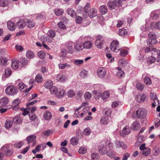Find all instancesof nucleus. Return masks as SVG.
<instances>
[{
    "mask_svg": "<svg viewBox=\"0 0 160 160\" xmlns=\"http://www.w3.org/2000/svg\"><path fill=\"white\" fill-rule=\"evenodd\" d=\"M5 92L7 95L14 96L17 93L18 91L15 86L10 85L7 87L5 89Z\"/></svg>",
    "mask_w": 160,
    "mask_h": 160,
    "instance_id": "f257e3e1",
    "label": "nucleus"
},
{
    "mask_svg": "<svg viewBox=\"0 0 160 160\" xmlns=\"http://www.w3.org/2000/svg\"><path fill=\"white\" fill-rule=\"evenodd\" d=\"M148 37L150 38L147 42L148 45H153L158 42V41L156 39V35L155 33L150 32L148 34Z\"/></svg>",
    "mask_w": 160,
    "mask_h": 160,
    "instance_id": "f03ea898",
    "label": "nucleus"
},
{
    "mask_svg": "<svg viewBox=\"0 0 160 160\" xmlns=\"http://www.w3.org/2000/svg\"><path fill=\"white\" fill-rule=\"evenodd\" d=\"M122 4V2L120 0H114L113 1H109L108 3V6L111 10L115 8L117 6H120Z\"/></svg>",
    "mask_w": 160,
    "mask_h": 160,
    "instance_id": "7ed1b4c3",
    "label": "nucleus"
},
{
    "mask_svg": "<svg viewBox=\"0 0 160 160\" xmlns=\"http://www.w3.org/2000/svg\"><path fill=\"white\" fill-rule=\"evenodd\" d=\"M136 116L138 118L143 119L146 116L147 111L144 108H139L136 111Z\"/></svg>",
    "mask_w": 160,
    "mask_h": 160,
    "instance_id": "20e7f679",
    "label": "nucleus"
},
{
    "mask_svg": "<svg viewBox=\"0 0 160 160\" xmlns=\"http://www.w3.org/2000/svg\"><path fill=\"white\" fill-rule=\"evenodd\" d=\"M104 42V40L102 36L99 35L97 37L95 43L98 48L99 49L102 48Z\"/></svg>",
    "mask_w": 160,
    "mask_h": 160,
    "instance_id": "39448f33",
    "label": "nucleus"
},
{
    "mask_svg": "<svg viewBox=\"0 0 160 160\" xmlns=\"http://www.w3.org/2000/svg\"><path fill=\"white\" fill-rule=\"evenodd\" d=\"M119 42L117 40H114L111 43L110 49L111 50L115 52H118L120 50L118 47Z\"/></svg>",
    "mask_w": 160,
    "mask_h": 160,
    "instance_id": "423d86ee",
    "label": "nucleus"
},
{
    "mask_svg": "<svg viewBox=\"0 0 160 160\" xmlns=\"http://www.w3.org/2000/svg\"><path fill=\"white\" fill-rule=\"evenodd\" d=\"M97 75L99 78H102L106 76L107 71L103 68H99L97 70Z\"/></svg>",
    "mask_w": 160,
    "mask_h": 160,
    "instance_id": "0eeeda50",
    "label": "nucleus"
},
{
    "mask_svg": "<svg viewBox=\"0 0 160 160\" xmlns=\"http://www.w3.org/2000/svg\"><path fill=\"white\" fill-rule=\"evenodd\" d=\"M1 150L7 156H10L13 153V152L9 149V147L8 145L3 146L1 148Z\"/></svg>",
    "mask_w": 160,
    "mask_h": 160,
    "instance_id": "6e6552de",
    "label": "nucleus"
},
{
    "mask_svg": "<svg viewBox=\"0 0 160 160\" xmlns=\"http://www.w3.org/2000/svg\"><path fill=\"white\" fill-rule=\"evenodd\" d=\"M141 127V125L139 121L138 120H135L132 124L131 128L133 130L137 131L140 129Z\"/></svg>",
    "mask_w": 160,
    "mask_h": 160,
    "instance_id": "1a4fd4ad",
    "label": "nucleus"
},
{
    "mask_svg": "<svg viewBox=\"0 0 160 160\" xmlns=\"http://www.w3.org/2000/svg\"><path fill=\"white\" fill-rule=\"evenodd\" d=\"M36 137L35 135H31L28 137L26 139L28 143H32L33 146L35 145L36 143Z\"/></svg>",
    "mask_w": 160,
    "mask_h": 160,
    "instance_id": "9d476101",
    "label": "nucleus"
},
{
    "mask_svg": "<svg viewBox=\"0 0 160 160\" xmlns=\"http://www.w3.org/2000/svg\"><path fill=\"white\" fill-rule=\"evenodd\" d=\"M92 46L93 43L92 41H85L82 44L83 48L87 49H91L92 47Z\"/></svg>",
    "mask_w": 160,
    "mask_h": 160,
    "instance_id": "9b49d317",
    "label": "nucleus"
},
{
    "mask_svg": "<svg viewBox=\"0 0 160 160\" xmlns=\"http://www.w3.org/2000/svg\"><path fill=\"white\" fill-rule=\"evenodd\" d=\"M109 121L108 117L107 116H102L100 120V123L101 125L107 124Z\"/></svg>",
    "mask_w": 160,
    "mask_h": 160,
    "instance_id": "f8f14e48",
    "label": "nucleus"
},
{
    "mask_svg": "<svg viewBox=\"0 0 160 160\" xmlns=\"http://www.w3.org/2000/svg\"><path fill=\"white\" fill-rule=\"evenodd\" d=\"M136 99L138 102H143L145 100V96L143 93L138 94Z\"/></svg>",
    "mask_w": 160,
    "mask_h": 160,
    "instance_id": "ddd939ff",
    "label": "nucleus"
},
{
    "mask_svg": "<svg viewBox=\"0 0 160 160\" xmlns=\"http://www.w3.org/2000/svg\"><path fill=\"white\" fill-rule=\"evenodd\" d=\"M43 117L45 120L49 121L52 117L51 113L48 111H45L43 113Z\"/></svg>",
    "mask_w": 160,
    "mask_h": 160,
    "instance_id": "4468645a",
    "label": "nucleus"
},
{
    "mask_svg": "<svg viewBox=\"0 0 160 160\" xmlns=\"http://www.w3.org/2000/svg\"><path fill=\"white\" fill-rule=\"evenodd\" d=\"M67 79V76L63 74H58L57 75V79L61 82H64L66 81Z\"/></svg>",
    "mask_w": 160,
    "mask_h": 160,
    "instance_id": "2eb2a0df",
    "label": "nucleus"
},
{
    "mask_svg": "<svg viewBox=\"0 0 160 160\" xmlns=\"http://www.w3.org/2000/svg\"><path fill=\"white\" fill-rule=\"evenodd\" d=\"M116 145L117 148H121L122 149H125L128 147L127 145L122 142L117 141L116 142Z\"/></svg>",
    "mask_w": 160,
    "mask_h": 160,
    "instance_id": "dca6fc26",
    "label": "nucleus"
},
{
    "mask_svg": "<svg viewBox=\"0 0 160 160\" xmlns=\"http://www.w3.org/2000/svg\"><path fill=\"white\" fill-rule=\"evenodd\" d=\"M29 117L30 120L32 121H35L36 125H38L40 122L39 119L35 114H30L29 115Z\"/></svg>",
    "mask_w": 160,
    "mask_h": 160,
    "instance_id": "f3484780",
    "label": "nucleus"
},
{
    "mask_svg": "<svg viewBox=\"0 0 160 160\" xmlns=\"http://www.w3.org/2000/svg\"><path fill=\"white\" fill-rule=\"evenodd\" d=\"M7 27L9 30L12 31H14L16 28L14 23L11 21H9L8 22Z\"/></svg>",
    "mask_w": 160,
    "mask_h": 160,
    "instance_id": "a211bd4d",
    "label": "nucleus"
},
{
    "mask_svg": "<svg viewBox=\"0 0 160 160\" xmlns=\"http://www.w3.org/2000/svg\"><path fill=\"white\" fill-rule=\"evenodd\" d=\"M16 25L18 28L22 29L25 27L26 24L24 20L21 19H19L17 22Z\"/></svg>",
    "mask_w": 160,
    "mask_h": 160,
    "instance_id": "6ab92c4d",
    "label": "nucleus"
},
{
    "mask_svg": "<svg viewBox=\"0 0 160 160\" xmlns=\"http://www.w3.org/2000/svg\"><path fill=\"white\" fill-rule=\"evenodd\" d=\"M12 69L16 70L18 67V61L17 59H13L12 61Z\"/></svg>",
    "mask_w": 160,
    "mask_h": 160,
    "instance_id": "aec40b11",
    "label": "nucleus"
},
{
    "mask_svg": "<svg viewBox=\"0 0 160 160\" xmlns=\"http://www.w3.org/2000/svg\"><path fill=\"white\" fill-rule=\"evenodd\" d=\"M53 84V83L52 80H47L44 83V85L45 87L47 89H50L51 88Z\"/></svg>",
    "mask_w": 160,
    "mask_h": 160,
    "instance_id": "412c9836",
    "label": "nucleus"
},
{
    "mask_svg": "<svg viewBox=\"0 0 160 160\" xmlns=\"http://www.w3.org/2000/svg\"><path fill=\"white\" fill-rule=\"evenodd\" d=\"M9 99L8 98L6 97L2 98L0 100V103L2 106H6L8 103Z\"/></svg>",
    "mask_w": 160,
    "mask_h": 160,
    "instance_id": "4be33fe9",
    "label": "nucleus"
},
{
    "mask_svg": "<svg viewBox=\"0 0 160 160\" xmlns=\"http://www.w3.org/2000/svg\"><path fill=\"white\" fill-rule=\"evenodd\" d=\"M110 96L109 92L108 91H105L101 94V97L102 99L103 100H106L108 99Z\"/></svg>",
    "mask_w": 160,
    "mask_h": 160,
    "instance_id": "5701e85b",
    "label": "nucleus"
},
{
    "mask_svg": "<svg viewBox=\"0 0 160 160\" xmlns=\"http://www.w3.org/2000/svg\"><path fill=\"white\" fill-rule=\"evenodd\" d=\"M89 16L91 18H92L97 15V10L95 8L91 9L88 13Z\"/></svg>",
    "mask_w": 160,
    "mask_h": 160,
    "instance_id": "b1692460",
    "label": "nucleus"
},
{
    "mask_svg": "<svg viewBox=\"0 0 160 160\" xmlns=\"http://www.w3.org/2000/svg\"><path fill=\"white\" fill-rule=\"evenodd\" d=\"M99 10L102 14L104 15L107 13L108 8L106 6L102 5L99 7Z\"/></svg>",
    "mask_w": 160,
    "mask_h": 160,
    "instance_id": "393cba45",
    "label": "nucleus"
},
{
    "mask_svg": "<svg viewBox=\"0 0 160 160\" xmlns=\"http://www.w3.org/2000/svg\"><path fill=\"white\" fill-rule=\"evenodd\" d=\"M43 80V79L42 75L40 74H38L35 77V82L38 83H40L42 82Z\"/></svg>",
    "mask_w": 160,
    "mask_h": 160,
    "instance_id": "a878e982",
    "label": "nucleus"
},
{
    "mask_svg": "<svg viewBox=\"0 0 160 160\" xmlns=\"http://www.w3.org/2000/svg\"><path fill=\"white\" fill-rule=\"evenodd\" d=\"M70 67L71 65L67 63L65 64L60 63L58 64V67L60 69H67L70 68Z\"/></svg>",
    "mask_w": 160,
    "mask_h": 160,
    "instance_id": "bb28decb",
    "label": "nucleus"
},
{
    "mask_svg": "<svg viewBox=\"0 0 160 160\" xmlns=\"http://www.w3.org/2000/svg\"><path fill=\"white\" fill-rule=\"evenodd\" d=\"M131 131L130 129L128 128V126H125L122 130V135H121L122 136H123L124 135H123L124 134L125 135H128L129 134Z\"/></svg>",
    "mask_w": 160,
    "mask_h": 160,
    "instance_id": "cd10ccee",
    "label": "nucleus"
},
{
    "mask_svg": "<svg viewBox=\"0 0 160 160\" xmlns=\"http://www.w3.org/2000/svg\"><path fill=\"white\" fill-rule=\"evenodd\" d=\"M67 12L68 14L72 17H74L76 15V12L72 8H68L67 10Z\"/></svg>",
    "mask_w": 160,
    "mask_h": 160,
    "instance_id": "c85d7f7f",
    "label": "nucleus"
},
{
    "mask_svg": "<svg viewBox=\"0 0 160 160\" xmlns=\"http://www.w3.org/2000/svg\"><path fill=\"white\" fill-rule=\"evenodd\" d=\"M18 88L21 91H24L26 90V85L23 82H20L18 85Z\"/></svg>",
    "mask_w": 160,
    "mask_h": 160,
    "instance_id": "c756f323",
    "label": "nucleus"
},
{
    "mask_svg": "<svg viewBox=\"0 0 160 160\" xmlns=\"http://www.w3.org/2000/svg\"><path fill=\"white\" fill-rule=\"evenodd\" d=\"M26 55L27 57L29 59H32L34 57V54L33 52L31 50L27 51Z\"/></svg>",
    "mask_w": 160,
    "mask_h": 160,
    "instance_id": "7c9ffc66",
    "label": "nucleus"
},
{
    "mask_svg": "<svg viewBox=\"0 0 160 160\" xmlns=\"http://www.w3.org/2000/svg\"><path fill=\"white\" fill-rule=\"evenodd\" d=\"M66 94L68 98H72L74 96L75 92L73 90L70 89L67 92Z\"/></svg>",
    "mask_w": 160,
    "mask_h": 160,
    "instance_id": "2f4dec72",
    "label": "nucleus"
},
{
    "mask_svg": "<svg viewBox=\"0 0 160 160\" xmlns=\"http://www.w3.org/2000/svg\"><path fill=\"white\" fill-rule=\"evenodd\" d=\"M99 153L101 155H104L106 153V147L103 146L100 148L98 150Z\"/></svg>",
    "mask_w": 160,
    "mask_h": 160,
    "instance_id": "473e14b6",
    "label": "nucleus"
},
{
    "mask_svg": "<svg viewBox=\"0 0 160 160\" xmlns=\"http://www.w3.org/2000/svg\"><path fill=\"white\" fill-rule=\"evenodd\" d=\"M73 45V42H68L67 44L66 47L69 50V52L70 53H72Z\"/></svg>",
    "mask_w": 160,
    "mask_h": 160,
    "instance_id": "72a5a7b5",
    "label": "nucleus"
},
{
    "mask_svg": "<svg viewBox=\"0 0 160 160\" xmlns=\"http://www.w3.org/2000/svg\"><path fill=\"white\" fill-rule=\"evenodd\" d=\"M26 25L28 28H32L35 26V24L33 21L28 20L26 22Z\"/></svg>",
    "mask_w": 160,
    "mask_h": 160,
    "instance_id": "f704fd0d",
    "label": "nucleus"
},
{
    "mask_svg": "<svg viewBox=\"0 0 160 160\" xmlns=\"http://www.w3.org/2000/svg\"><path fill=\"white\" fill-rule=\"evenodd\" d=\"M117 69L118 70V72L116 74L117 76L118 77H122L123 76L125 73L124 71L121 70V68L119 67H118L117 68Z\"/></svg>",
    "mask_w": 160,
    "mask_h": 160,
    "instance_id": "c9c22d12",
    "label": "nucleus"
},
{
    "mask_svg": "<svg viewBox=\"0 0 160 160\" xmlns=\"http://www.w3.org/2000/svg\"><path fill=\"white\" fill-rule=\"evenodd\" d=\"M9 1L8 0H0V6L2 7H6L8 6Z\"/></svg>",
    "mask_w": 160,
    "mask_h": 160,
    "instance_id": "e433bc0d",
    "label": "nucleus"
},
{
    "mask_svg": "<svg viewBox=\"0 0 160 160\" xmlns=\"http://www.w3.org/2000/svg\"><path fill=\"white\" fill-rule=\"evenodd\" d=\"M65 92V90L64 89H61L60 90L56 96L59 98H62L63 97Z\"/></svg>",
    "mask_w": 160,
    "mask_h": 160,
    "instance_id": "4c0bfd02",
    "label": "nucleus"
},
{
    "mask_svg": "<svg viewBox=\"0 0 160 160\" xmlns=\"http://www.w3.org/2000/svg\"><path fill=\"white\" fill-rule=\"evenodd\" d=\"M107 155L110 158H113L115 156L114 152L112 151L111 149L106 152Z\"/></svg>",
    "mask_w": 160,
    "mask_h": 160,
    "instance_id": "58836bf2",
    "label": "nucleus"
},
{
    "mask_svg": "<svg viewBox=\"0 0 160 160\" xmlns=\"http://www.w3.org/2000/svg\"><path fill=\"white\" fill-rule=\"evenodd\" d=\"M78 142V139L76 137H73L70 140L71 143L73 145H77Z\"/></svg>",
    "mask_w": 160,
    "mask_h": 160,
    "instance_id": "ea45409f",
    "label": "nucleus"
},
{
    "mask_svg": "<svg viewBox=\"0 0 160 160\" xmlns=\"http://www.w3.org/2000/svg\"><path fill=\"white\" fill-rule=\"evenodd\" d=\"M63 10L61 9L56 8L54 10V12L57 16H61L63 14Z\"/></svg>",
    "mask_w": 160,
    "mask_h": 160,
    "instance_id": "a19ab883",
    "label": "nucleus"
},
{
    "mask_svg": "<svg viewBox=\"0 0 160 160\" xmlns=\"http://www.w3.org/2000/svg\"><path fill=\"white\" fill-rule=\"evenodd\" d=\"M91 93L89 92H86L84 95V97L85 100H89L92 97Z\"/></svg>",
    "mask_w": 160,
    "mask_h": 160,
    "instance_id": "79ce46f5",
    "label": "nucleus"
},
{
    "mask_svg": "<svg viewBox=\"0 0 160 160\" xmlns=\"http://www.w3.org/2000/svg\"><path fill=\"white\" fill-rule=\"evenodd\" d=\"M91 159L92 160H98L99 158V155L96 153H92L91 155Z\"/></svg>",
    "mask_w": 160,
    "mask_h": 160,
    "instance_id": "37998d69",
    "label": "nucleus"
},
{
    "mask_svg": "<svg viewBox=\"0 0 160 160\" xmlns=\"http://www.w3.org/2000/svg\"><path fill=\"white\" fill-rule=\"evenodd\" d=\"M12 122L10 120H6L5 123V127L7 129L10 128L12 125Z\"/></svg>",
    "mask_w": 160,
    "mask_h": 160,
    "instance_id": "c03bdc74",
    "label": "nucleus"
},
{
    "mask_svg": "<svg viewBox=\"0 0 160 160\" xmlns=\"http://www.w3.org/2000/svg\"><path fill=\"white\" fill-rule=\"evenodd\" d=\"M127 33V30L125 29H119L118 31L119 35L122 37L124 36Z\"/></svg>",
    "mask_w": 160,
    "mask_h": 160,
    "instance_id": "a18cd8bd",
    "label": "nucleus"
},
{
    "mask_svg": "<svg viewBox=\"0 0 160 160\" xmlns=\"http://www.w3.org/2000/svg\"><path fill=\"white\" fill-rule=\"evenodd\" d=\"M13 122L16 124H18L21 123L22 120L21 117L18 116L14 117L13 119Z\"/></svg>",
    "mask_w": 160,
    "mask_h": 160,
    "instance_id": "49530a36",
    "label": "nucleus"
},
{
    "mask_svg": "<svg viewBox=\"0 0 160 160\" xmlns=\"http://www.w3.org/2000/svg\"><path fill=\"white\" fill-rule=\"evenodd\" d=\"M144 86L143 84L138 82L136 84V87L139 90L142 91L144 88Z\"/></svg>",
    "mask_w": 160,
    "mask_h": 160,
    "instance_id": "de8ad7c7",
    "label": "nucleus"
},
{
    "mask_svg": "<svg viewBox=\"0 0 160 160\" xmlns=\"http://www.w3.org/2000/svg\"><path fill=\"white\" fill-rule=\"evenodd\" d=\"M152 152L154 156H158L160 152L159 148L157 146H156L153 150Z\"/></svg>",
    "mask_w": 160,
    "mask_h": 160,
    "instance_id": "09e8293b",
    "label": "nucleus"
},
{
    "mask_svg": "<svg viewBox=\"0 0 160 160\" xmlns=\"http://www.w3.org/2000/svg\"><path fill=\"white\" fill-rule=\"evenodd\" d=\"M144 82L148 85H149L152 83L150 78L148 76H146L144 78Z\"/></svg>",
    "mask_w": 160,
    "mask_h": 160,
    "instance_id": "8fccbe9b",
    "label": "nucleus"
},
{
    "mask_svg": "<svg viewBox=\"0 0 160 160\" xmlns=\"http://www.w3.org/2000/svg\"><path fill=\"white\" fill-rule=\"evenodd\" d=\"M82 44L80 43H76L74 45V48L77 51H80L82 50L83 48Z\"/></svg>",
    "mask_w": 160,
    "mask_h": 160,
    "instance_id": "3c124183",
    "label": "nucleus"
},
{
    "mask_svg": "<svg viewBox=\"0 0 160 160\" xmlns=\"http://www.w3.org/2000/svg\"><path fill=\"white\" fill-rule=\"evenodd\" d=\"M8 61L7 58L5 57L0 58V64L3 65H6Z\"/></svg>",
    "mask_w": 160,
    "mask_h": 160,
    "instance_id": "603ef678",
    "label": "nucleus"
},
{
    "mask_svg": "<svg viewBox=\"0 0 160 160\" xmlns=\"http://www.w3.org/2000/svg\"><path fill=\"white\" fill-rule=\"evenodd\" d=\"M50 89V91L51 94H57L58 90L57 88L55 86H52Z\"/></svg>",
    "mask_w": 160,
    "mask_h": 160,
    "instance_id": "864d4df0",
    "label": "nucleus"
},
{
    "mask_svg": "<svg viewBox=\"0 0 160 160\" xmlns=\"http://www.w3.org/2000/svg\"><path fill=\"white\" fill-rule=\"evenodd\" d=\"M151 150L149 148H146L142 151V154L145 156H147L151 152Z\"/></svg>",
    "mask_w": 160,
    "mask_h": 160,
    "instance_id": "5fc2aeb1",
    "label": "nucleus"
},
{
    "mask_svg": "<svg viewBox=\"0 0 160 160\" xmlns=\"http://www.w3.org/2000/svg\"><path fill=\"white\" fill-rule=\"evenodd\" d=\"M5 76L6 78L10 76L12 74L11 69L9 68L6 69L5 71Z\"/></svg>",
    "mask_w": 160,
    "mask_h": 160,
    "instance_id": "6e6d98bb",
    "label": "nucleus"
},
{
    "mask_svg": "<svg viewBox=\"0 0 160 160\" xmlns=\"http://www.w3.org/2000/svg\"><path fill=\"white\" fill-rule=\"evenodd\" d=\"M47 34L50 37L53 38L55 37L56 32L53 30H50L48 31Z\"/></svg>",
    "mask_w": 160,
    "mask_h": 160,
    "instance_id": "4d7b16f0",
    "label": "nucleus"
},
{
    "mask_svg": "<svg viewBox=\"0 0 160 160\" xmlns=\"http://www.w3.org/2000/svg\"><path fill=\"white\" fill-rule=\"evenodd\" d=\"M87 71L85 69H83L80 73V76L83 78H85L87 76Z\"/></svg>",
    "mask_w": 160,
    "mask_h": 160,
    "instance_id": "13d9d810",
    "label": "nucleus"
},
{
    "mask_svg": "<svg viewBox=\"0 0 160 160\" xmlns=\"http://www.w3.org/2000/svg\"><path fill=\"white\" fill-rule=\"evenodd\" d=\"M91 132L90 129L89 128H85L83 131V133L85 136H88L90 135Z\"/></svg>",
    "mask_w": 160,
    "mask_h": 160,
    "instance_id": "bf43d9fd",
    "label": "nucleus"
},
{
    "mask_svg": "<svg viewBox=\"0 0 160 160\" xmlns=\"http://www.w3.org/2000/svg\"><path fill=\"white\" fill-rule=\"evenodd\" d=\"M24 142L22 141L16 142L14 144V147L17 148H20L23 145Z\"/></svg>",
    "mask_w": 160,
    "mask_h": 160,
    "instance_id": "052dcab7",
    "label": "nucleus"
},
{
    "mask_svg": "<svg viewBox=\"0 0 160 160\" xmlns=\"http://www.w3.org/2000/svg\"><path fill=\"white\" fill-rule=\"evenodd\" d=\"M156 60V58L153 56H151L147 62V64L150 65L154 63Z\"/></svg>",
    "mask_w": 160,
    "mask_h": 160,
    "instance_id": "680f3d73",
    "label": "nucleus"
},
{
    "mask_svg": "<svg viewBox=\"0 0 160 160\" xmlns=\"http://www.w3.org/2000/svg\"><path fill=\"white\" fill-rule=\"evenodd\" d=\"M154 49V48L152 46H148L146 48L144 51L146 53H148L150 52H153Z\"/></svg>",
    "mask_w": 160,
    "mask_h": 160,
    "instance_id": "e2e57ef3",
    "label": "nucleus"
},
{
    "mask_svg": "<svg viewBox=\"0 0 160 160\" xmlns=\"http://www.w3.org/2000/svg\"><path fill=\"white\" fill-rule=\"evenodd\" d=\"M143 137L141 136L139 137L138 138L137 141L135 143L136 145H139L141 143L143 142Z\"/></svg>",
    "mask_w": 160,
    "mask_h": 160,
    "instance_id": "0e129e2a",
    "label": "nucleus"
},
{
    "mask_svg": "<svg viewBox=\"0 0 160 160\" xmlns=\"http://www.w3.org/2000/svg\"><path fill=\"white\" fill-rule=\"evenodd\" d=\"M66 50L64 49H62L61 53L60 55V57L62 60H63L64 58L66 57Z\"/></svg>",
    "mask_w": 160,
    "mask_h": 160,
    "instance_id": "69168bd1",
    "label": "nucleus"
},
{
    "mask_svg": "<svg viewBox=\"0 0 160 160\" xmlns=\"http://www.w3.org/2000/svg\"><path fill=\"white\" fill-rule=\"evenodd\" d=\"M90 8V5L89 2H87L83 9L84 12L88 13L89 9Z\"/></svg>",
    "mask_w": 160,
    "mask_h": 160,
    "instance_id": "338daca9",
    "label": "nucleus"
},
{
    "mask_svg": "<svg viewBox=\"0 0 160 160\" xmlns=\"http://www.w3.org/2000/svg\"><path fill=\"white\" fill-rule=\"evenodd\" d=\"M38 56L40 58L43 59L45 58L46 54L43 51H41L38 52Z\"/></svg>",
    "mask_w": 160,
    "mask_h": 160,
    "instance_id": "774afa93",
    "label": "nucleus"
}]
</instances>
